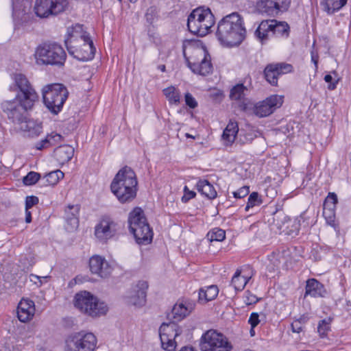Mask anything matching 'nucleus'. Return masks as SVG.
Wrapping results in <instances>:
<instances>
[{
  "mask_svg": "<svg viewBox=\"0 0 351 351\" xmlns=\"http://www.w3.org/2000/svg\"><path fill=\"white\" fill-rule=\"evenodd\" d=\"M215 16L208 8L199 7L189 15L187 27L193 34L204 36L214 25Z\"/></svg>",
  "mask_w": 351,
  "mask_h": 351,
  "instance_id": "obj_5",
  "label": "nucleus"
},
{
  "mask_svg": "<svg viewBox=\"0 0 351 351\" xmlns=\"http://www.w3.org/2000/svg\"><path fill=\"white\" fill-rule=\"evenodd\" d=\"M63 178L64 173L62 171L58 169L45 174L43 180H45V182L49 185H55L59 182L60 179H62Z\"/></svg>",
  "mask_w": 351,
  "mask_h": 351,
  "instance_id": "obj_39",
  "label": "nucleus"
},
{
  "mask_svg": "<svg viewBox=\"0 0 351 351\" xmlns=\"http://www.w3.org/2000/svg\"><path fill=\"white\" fill-rule=\"evenodd\" d=\"M185 136L186 138H191L195 139V136H193V135H191L189 133H186Z\"/></svg>",
  "mask_w": 351,
  "mask_h": 351,
  "instance_id": "obj_59",
  "label": "nucleus"
},
{
  "mask_svg": "<svg viewBox=\"0 0 351 351\" xmlns=\"http://www.w3.org/2000/svg\"><path fill=\"white\" fill-rule=\"evenodd\" d=\"M35 313L34 303L32 300H22L17 308V317L21 322L29 321Z\"/></svg>",
  "mask_w": 351,
  "mask_h": 351,
  "instance_id": "obj_22",
  "label": "nucleus"
},
{
  "mask_svg": "<svg viewBox=\"0 0 351 351\" xmlns=\"http://www.w3.org/2000/svg\"><path fill=\"white\" fill-rule=\"evenodd\" d=\"M218 288L216 285H210L199 289L198 293L199 302L206 303L215 299L218 295Z\"/></svg>",
  "mask_w": 351,
  "mask_h": 351,
  "instance_id": "obj_32",
  "label": "nucleus"
},
{
  "mask_svg": "<svg viewBox=\"0 0 351 351\" xmlns=\"http://www.w3.org/2000/svg\"><path fill=\"white\" fill-rule=\"evenodd\" d=\"M161 346L164 351H175L176 342L175 338L180 334V330L173 322L163 323L159 328Z\"/></svg>",
  "mask_w": 351,
  "mask_h": 351,
  "instance_id": "obj_13",
  "label": "nucleus"
},
{
  "mask_svg": "<svg viewBox=\"0 0 351 351\" xmlns=\"http://www.w3.org/2000/svg\"><path fill=\"white\" fill-rule=\"evenodd\" d=\"M82 32V25H81L80 24H76L72 28L71 30L68 31V34L71 36V38L65 40V44L66 45V47H67L68 50H69L68 44L69 42H71L70 40L73 37L77 38V34L81 33L80 37L84 42V47L89 48L90 54L92 55V56H93L95 51V48L93 46V43L91 40L88 34H87L86 32Z\"/></svg>",
  "mask_w": 351,
  "mask_h": 351,
  "instance_id": "obj_23",
  "label": "nucleus"
},
{
  "mask_svg": "<svg viewBox=\"0 0 351 351\" xmlns=\"http://www.w3.org/2000/svg\"><path fill=\"white\" fill-rule=\"evenodd\" d=\"M272 35L287 38L289 35V26L286 22H278L272 20Z\"/></svg>",
  "mask_w": 351,
  "mask_h": 351,
  "instance_id": "obj_36",
  "label": "nucleus"
},
{
  "mask_svg": "<svg viewBox=\"0 0 351 351\" xmlns=\"http://www.w3.org/2000/svg\"><path fill=\"white\" fill-rule=\"evenodd\" d=\"M147 289L148 284L146 281H138L128 296V304L136 306L144 305L146 301Z\"/></svg>",
  "mask_w": 351,
  "mask_h": 351,
  "instance_id": "obj_20",
  "label": "nucleus"
},
{
  "mask_svg": "<svg viewBox=\"0 0 351 351\" xmlns=\"http://www.w3.org/2000/svg\"><path fill=\"white\" fill-rule=\"evenodd\" d=\"M184 98H185L186 104L189 107H190L191 108H195L197 107V102L196 101L195 99L193 97V95L191 93H186Z\"/></svg>",
  "mask_w": 351,
  "mask_h": 351,
  "instance_id": "obj_48",
  "label": "nucleus"
},
{
  "mask_svg": "<svg viewBox=\"0 0 351 351\" xmlns=\"http://www.w3.org/2000/svg\"><path fill=\"white\" fill-rule=\"evenodd\" d=\"M120 229V225L110 218L103 219L95 227V236L100 240L112 237Z\"/></svg>",
  "mask_w": 351,
  "mask_h": 351,
  "instance_id": "obj_18",
  "label": "nucleus"
},
{
  "mask_svg": "<svg viewBox=\"0 0 351 351\" xmlns=\"http://www.w3.org/2000/svg\"><path fill=\"white\" fill-rule=\"evenodd\" d=\"M241 270L237 269L232 278L231 284L236 291L243 290L250 279V278L241 276Z\"/></svg>",
  "mask_w": 351,
  "mask_h": 351,
  "instance_id": "obj_37",
  "label": "nucleus"
},
{
  "mask_svg": "<svg viewBox=\"0 0 351 351\" xmlns=\"http://www.w3.org/2000/svg\"><path fill=\"white\" fill-rule=\"evenodd\" d=\"M302 222H304V217L302 215L294 219L293 221L289 220V223H287L285 229H282V232L292 237L297 236L299 233Z\"/></svg>",
  "mask_w": 351,
  "mask_h": 351,
  "instance_id": "obj_34",
  "label": "nucleus"
},
{
  "mask_svg": "<svg viewBox=\"0 0 351 351\" xmlns=\"http://www.w3.org/2000/svg\"><path fill=\"white\" fill-rule=\"evenodd\" d=\"M254 333H255V332H254V328H252L251 327V329H250V334H251V336H254Z\"/></svg>",
  "mask_w": 351,
  "mask_h": 351,
  "instance_id": "obj_61",
  "label": "nucleus"
},
{
  "mask_svg": "<svg viewBox=\"0 0 351 351\" xmlns=\"http://www.w3.org/2000/svg\"><path fill=\"white\" fill-rule=\"evenodd\" d=\"M259 314L258 313L253 312L250 314L248 319V323L250 324L252 328H254L260 323Z\"/></svg>",
  "mask_w": 351,
  "mask_h": 351,
  "instance_id": "obj_47",
  "label": "nucleus"
},
{
  "mask_svg": "<svg viewBox=\"0 0 351 351\" xmlns=\"http://www.w3.org/2000/svg\"><path fill=\"white\" fill-rule=\"evenodd\" d=\"M207 238L212 241H222L226 238V232L220 228H214L207 234Z\"/></svg>",
  "mask_w": 351,
  "mask_h": 351,
  "instance_id": "obj_40",
  "label": "nucleus"
},
{
  "mask_svg": "<svg viewBox=\"0 0 351 351\" xmlns=\"http://www.w3.org/2000/svg\"><path fill=\"white\" fill-rule=\"evenodd\" d=\"M289 5L290 0H258L256 8L260 13L276 16L280 12L287 10Z\"/></svg>",
  "mask_w": 351,
  "mask_h": 351,
  "instance_id": "obj_15",
  "label": "nucleus"
},
{
  "mask_svg": "<svg viewBox=\"0 0 351 351\" xmlns=\"http://www.w3.org/2000/svg\"><path fill=\"white\" fill-rule=\"evenodd\" d=\"M13 79L15 84L10 90L17 93L14 99L3 101L1 108L10 120L19 124L25 119L27 111L32 108L38 96L24 75L16 73Z\"/></svg>",
  "mask_w": 351,
  "mask_h": 351,
  "instance_id": "obj_1",
  "label": "nucleus"
},
{
  "mask_svg": "<svg viewBox=\"0 0 351 351\" xmlns=\"http://www.w3.org/2000/svg\"><path fill=\"white\" fill-rule=\"evenodd\" d=\"M75 306L92 317L105 315L107 305L88 291H81L75 296Z\"/></svg>",
  "mask_w": 351,
  "mask_h": 351,
  "instance_id": "obj_8",
  "label": "nucleus"
},
{
  "mask_svg": "<svg viewBox=\"0 0 351 351\" xmlns=\"http://www.w3.org/2000/svg\"><path fill=\"white\" fill-rule=\"evenodd\" d=\"M330 319H324L319 322L317 326V332L320 337H324L327 332L330 330Z\"/></svg>",
  "mask_w": 351,
  "mask_h": 351,
  "instance_id": "obj_43",
  "label": "nucleus"
},
{
  "mask_svg": "<svg viewBox=\"0 0 351 351\" xmlns=\"http://www.w3.org/2000/svg\"><path fill=\"white\" fill-rule=\"evenodd\" d=\"M283 103V97L273 95L265 99L256 102L253 107V113L258 117H266L279 108Z\"/></svg>",
  "mask_w": 351,
  "mask_h": 351,
  "instance_id": "obj_14",
  "label": "nucleus"
},
{
  "mask_svg": "<svg viewBox=\"0 0 351 351\" xmlns=\"http://www.w3.org/2000/svg\"><path fill=\"white\" fill-rule=\"evenodd\" d=\"M289 217L282 213H278L274 218V225L280 232H282V229H285L287 223H289Z\"/></svg>",
  "mask_w": 351,
  "mask_h": 351,
  "instance_id": "obj_41",
  "label": "nucleus"
},
{
  "mask_svg": "<svg viewBox=\"0 0 351 351\" xmlns=\"http://www.w3.org/2000/svg\"><path fill=\"white\" fill-rule=\"evenodd\" d=\"M68 5V0H36L34 11L40 18H49L64 12Z\"/></svg>",
  "mask_w": 351,
  "mask_h": 351,
  "instance_id": "obj_11",
  "label": "nucleus"
},
{
  "mask_svg": "<svg viewBox=\"0 0 351 351\" xmlns=\"http://www.w3.org/2000/svg\"><path fill=\"white\" fill-rule=\"evenodd\" d=\"M162 91L169 104L177 106L180 104L181 99L180 92L175 86H169Z\"/></svg>",
  "mask_w": 351,
  "mask_h": 351,
  "instance_id": "obj_35",
  "label": "nucleus"
},
{
  "mask_svg": "<svg viewBox=\"0 0 351 351\" xmlns=\"http://www.w3.org/2000/svg\"><path fill=\"white\" fill-rule=\"evenodd\" d=\"M19 128L23 131L25 135L30 137H36L42 132V125L40 123L34 119H27V117L24 121L19 123Z\"/></svg>",
  "mask_w": 351,
  "mask_h": 351,
  "instance_id": "obj_25",
  "label": "nucleus"
},
{
  "mask_svg": "<svg viewBox=\"0 0 351 351\" xmlns=\"http://www.w3.org/2000/svg\"><path fill=\"white\" fill-rule=\"evenodd\" d=\"M337 202V195L334 193H329L324 203L323 216L326 219V223L332 227L337 232H339V226L335 217V208Z\"/></svg>",
  "mask_w": 351,
  "mask_h": 351,
  "instance_id": "obj_16",
  "label": "nucleus"
},
{
  "mask_svg": "<svg viewBox=\"0 0 351 351\" xmlns=\"http://www.w3.org/2000/svg\"><path fill=\"white\" fill-rule=\"evenodd\" d=\"M158 69L159 70H160L162 72H165V69H166V67H165V65H164V64H160V65H159V66H158Z\"/></svg>",
  "mask_w": 351,
  "mask_h": 351,
  "instance_id": "obj_58",
  "label": "nucleus"
},
{
  "mask_svg": "<svg viewBox=\"0 0 351 351\" xmlns=\"http://www.w3.org/2000/svg\"><path fill=\"white\" fill-rule=\"evenodd\" d=\"M49 140L50 141L51 146L55 145L60 143L62 140V136L57 133H51L47 135Z\"/></svg>",
  "mask_w": 351,
  "mask_h": 351,
  "instance_id": "obj_50",
  "label": "nucleus"
},
{
  "mask_svg": "<svg viewBox=\"0 0 351 351\" xmlns=\"http://www.w3.org/2000/svg\"><path fill=\"white\" fill-rule=\"evenodd\" d=\"M324 80L326 82L330 83L328 86V89L332 90L337 88V84L339 82V80H337L335 82H332V77L331 75H330V74L326 75L324 77Z\"/></svg>",
  "mask_w": 351,
  "mask_h": 351,
  "instance_id": "obj_51",
  "label": "nucleus"
},
{
  "mask_svg": "<svg viewBox=\"0 0 351 351\" xmlns=\"http://www.w3.org/2000/svg\"><path fill=\"white\" fill-rule=\"evenodd\" d=\"M79 208L77 206H69L65 210V219L70 227L67 229L72 231L76 229L79 224Z\"/></svg>",
  "mask_w": 351,
  "mask_h": 351,
  "instance_id": "obj_29",
  "label": "nucleus"
},
{
  "mask_svg": "<svg viewBox=\"0 0 351 351\" xmlns=\"http://www.w3.org/2000/svg\"><path fill=\"white\" fill-rule=\"evenodd\" d=\"M348 0H322L320 5L324 11L332 14L343 7Z\"/></svg>",
  "mask_w": 351,
  "mask_h": 351,
  "instance_id": "obj_33",
  "label": "nucleus"
},
{
  "mask_svg": "<svg viewBox=\"0 0 351 351\" xmlns=\"http://www.w3.org/2000/svg\"><path fill=\"white\" fill-rule=\"evenodd\" d=\"M38 203V198L36 196H28L25 200V210H29Z\"/></svg>",
  "mask_w": 351,
  "mask_h": 351,
  "instance_id": "obj_49",
  "label": "nucleus"
},
{
  "mask_svg": "<svg viewBox=\"0 0 351 351\" xmlns=\"http://www.w3.org/2000/svg\"><path fill=\"white\" fill-rule=\"evenodd\" d=\"M195 303L193 301L185 300L176 303L172 310V318L175 321H180L189 315L195 308Z\"/></svg>",
  "mask_w": 351,
  "mask_h": 351,
  "instance_id": "obj_21",
  "label": "nucleus"
},
{
  "mask_svg": "<svg viewBox=\"0 0 351 351\" xmlns=\"http://www.w3.org/2000/svg\"><path fill=\"white\" fill-rule=\"evenodd\" d=\"M239 132L238 124L236 121L230 120L223 130L222 138L226 145H230L235 141Z\"/></svg>",
  "mask_w": 351,
  "mask_h": 351,
  "instance_id": "obj_28",
  "label": "nucleus"
},
{
  "mask_svg": "<svg viewBox=\"0 0 351 351\" xmlns=\"http://www.w3.org/2000/svg\"><path fill=\"white\" fill-rule=\"evenodd\" d=\"M199 346L202 351H230L232 349L226 337L215 330H209L203 334Z\"/></svg>",
  "mask_w": 351,
  "mask_h": 351,
  "instance_id": "obj_10",
  "label": "nucleus"
},
{
  "mask_svg": "<svg viewBox=\"0 0 351 351\" xmlns=\"http://www.w3.org/2000/svg\"><path fill=\"white\" fill-rule=\"evenodd\" d=\"M216 34L219 40L227 46L240 45L246 34L243 18L237 12L224 16L218 23Z\"/></svg>",
  "mask_w": 351,
  "mask_h": 351,
  "instance_id": "obj_2",
  "label": "nucleus"
},
{
  "mask_svg": "<svg viewBox=\"0 0 351 351\" xmlns=\"http://www.w3.org/2000/svg\"><path fill=\"white\" fill-rule=\"evenodd\" d=\"M308 320L309 317L306 314H303L299 318L295 319L291 324L292 332L296 333L302 332Z\"/></svg>",
  "mask_w": 351,
  "mask_h": 351,
  "instance_id": "obj_38",
  "label": "nucleus"
},
{
  "mask_svg": "<svg viewBox=\"0 0 351 351\" xmlns=\"http://www.w3.org/2000/svg\"><path fill=\"white\" fill-rule=\"evenodd\" d=\"M25 221L26 223H30L32 221V215L29 210H25Z\"/></svg>",
  "mask_w": 351,
  "mask_h": 351,
  "instance_id": "obj_55",
  "label": "nucleus"
},
{
  "mask_svg": "<svg viewBox=\"0 0 351 351\" xmlns=\"http://www.w3.org/2000/svg\"><path fill=\"white\" fill-rule=\"evenodd\" d=\"M40 178V174L37 172L30 171L23 179V184L30 186L36 184Z\"/></svg>",
  "mask_w": 351,
  "mask_h": 351,
  "instance_id": "obj_44",
  "label": "nucleus"
},
{
  "mask_svg": "<svg viewBox=\"0 0 351 351\" xmlns=\"http://www.w3.org/2000/svg\"><path fill=\"white\" fill-rule=\"evenodd\" d=\"M50 146V141L49 140L47 136L44 139L40 141L36 144V148L38 150L47 148Z\"/></svg>",
  "mask_w": 351,
  "mask_h": 351,
  "instance_id": "obj_52",
  "label": "nucleus"
},
{
  "mask_svg": "<svg viewBox=\"0 0 351 351\" xmlns=\"http://www.w3.org/2000/svg\"><path fill=\"white\" fill-rule=\"evenodd\" d=\"M13 10L15 12H18V10H17V5L14 3H13Z\"/></svg>",
  "mask_w": 351,
  "mask_h": 351,
  "instance_id": "obj_60",
  "label": "nucleus"
},
{
  "mask_svg": "<svg viewBox=\"0 0 351 351\" xmlns=\"http://www.w3.org/2000/svg\"><path fill=\"white\" fill-rule=\"evenodd\" d=\"M43 102L46 108L53 114L62 110L69 96L66 88L61 84H48L42 90Z\"/></svg>",
  "mask_w": 351,
  "mask_h": 351,
  "instance_id": "obj_6",
  "label": "nucleus"
},
{
  "mask_svg": "<svg viewBox=\"0 0 351 351\" xmlns=\"http://www.w3.org/2000/svg\"><path fill=\"white\" fill-rule=\"evenodd\" d=\"M250 193L249 186H244L241 187L237 191L233 192V195L235 198L241 199L247 196Z\"/></svg>",
  "mask_w": 351,
  "mask_h": 351,
  "instance_id": "obj_45",
  "label": "nucleus"
},
{
  "mask_svg": "<svg viewBox=\"0 0 351 351\" xmlns=\"http://www.w3.org/2000/svg\"><path fill=\"white\" fill-rule=\"evenodd\" d=\"M137 184L135 172L132 168L125 166L116 174L111 182L110 189L119 202L124 204L130 202L135 198Z\"/></svg>",
  "mask_w": 351,
  "mask_h": 351,
  "instance_id": "obj_3",
  "label": "nucleus"
},
{
  "mask_svg": "<svg viewBox=\"0 0 351 351\" xmlns=\"http://www.w3.org/2000/svg\"><path fill=\"white\" fill-rule=\"evenodd\" d=\"M311 61L313 62L315 65V71H317L318 69V60H319V56L317 53L314 52L313 51H311Z\"/></svg>",
  "mask_w": 351,
  "mask_h": 351,
  "instance_id": "obj_54",
  "label": "nucleus"
},
{
  "mask_svg": "<svg viewBox=\"0 0 351 351\" xmlns=\"http://www.w3.org/2000/svg\"><path fill=\"white\" fill-rule=\"evenodd\" d=\"M35 56L38 62L44 64L62 65L66 55L61 45L56 43H49L39 45Z\"/></svg>",
  "mask_w": 351,
  "mask_h": 351,
  "instance_id": "obj_7",
  "label": "nucleus"
},
{
  "mask_svg": "<svg viewBox=\"0 0 351 351\" xmlns=\"http://www.w3.org/2000/svg\"><path fill=\"white\" fill-rule=\"evenodd\" d=\"M326 293V291L324 286L317 280L311 278L306 281L304 298L308 295L313 298H323L325 296Z\"/></svg>",
  "mask_w": 351,
  "mask_h": 351,
  "instance_id": "obj_24",
  "label": "nucleus"
},
{
  "mask_svg": "<svg viewBox=\"0 0 351 351\" xmlns=\"http://www.w3.org/2000/svg\"><path fill=\"white\" fill-rule=\"evenodd\" d=\"M97 338L92 332H77L68 342L71 351H94L97 347Z\"/></svg>",
  "mask_w": 351,
  "mask_h": 351,
  "instance_id": "obj_12",
  "label": "nucleus"
},
{
  "mask_svg": "<svg viewBox=\"0 0 351 351\" xmlns=\"http://www.w3.org/2000/svg\"><path fill=\"white\" fill-rule=\"evenodd\" d=\"M272 20L263 21L255 31L256 36L263 43L272 36Z\"/></svg>",
  "mask_w": 351,
  "mask_h": 351,
  "instance_id": "obj_27",
  "label": "nucleus"
},
{
  "mask_svg": "<svg viewBox=\"0 0 351 351\" xmlns=\"http://www.w3.org/2000/svg\"><path fill=\"white\" fill-rule=\"evenodd\" d=\"M131 3H136L138 0H129Z\"/></svg>",
  "mask_w": 351,
  "mask_h": 351,
  "instance_id": "obj_62",
  "label": "nucleus"
},
{
  "mask_svg": "<svg viewBox=\"0 0 351 351\" xmlns=\"http://www.w3.org/2000/svg\"><path fill=\"white\" fill-rule=\"evenodd\" d=\"M247 90V87L245 86L243 84H238L231 88L230 93V98L232 100L235 101H244L245 91ZM241 107L243 111H246L247 109V104L244 101L242 102Z\"/></svg>",
  "mask_w": 351,
  "mask_h": 351,
  "instance_id": "obj_30",
  "label": "nucleus"
},
{
  "mask_svg": "<svg viewBox=\"0 0 351 351\" xmlns=\"http://www.w3.org/2000/svg\"><path fill=\"white\" fill-rule=\"evenodd\" d=\"M119 2H121L122 0H118Z\"/></svg>",
  "mask_w": 351,
  "mask_h": 351,
  "instance_id": "obj_63",
  "label": "nucleus"
},
{
  "mask_svg": "<svg viewBox=\"0 0 351 351\" xmlns=\"http://www.w3.org/2000/svg\"><path fill=\"white\" fill-rule=\"evenodd\" d=\"M262 199L259 196L258 193L257 192H252L248 197V201L245 210L246 211H248L250 208H253L254 206H260L262 204Z\"/></svg>",
  "mask_w": 351,
  "mask_h": 351,
  "instance_id": "obj_42",
  "label": "nucleus"
},
{
  "mask_svg": "<svg viewBox=\"0 0 351 351\" xmlns=\"http://www.w3.org/2000/svg\"><path fill=\"white\" fill-rule=\"evenodd\" d=\"M197 190L208 199H213L217 197L215 187L206 180H200L196 184Z\"/></svg>",
  "mask_w": 351,
  "mask_h": 351,
  "instance_id": "obj_31",
  "label": "nucleus"
},
{
  "mask_svg": "<svg viewBox=\"0 0 351 351\" xmlns=\"http://www.w3.org/2000/svg\"><path fill=\"white\" fill-rule=\"evenodd\" d=\"M196 195L195 192L190 191L186 186L184 188V195L182 197V201L184 203L188 202L190 199L195 197Z\"/></svg>",
  "mask_w": 351,
  "mask_h": 351,
  "instance_id": "obj_46",
  "label": "nucleus"
},
{
  "mask_svg": "<svg viewBox=\"0 0 351 351\" xmlns=\"http://www.w3.org/2000/svg\"><path fill=\"white\" fill-rule=\"evenodd\" d=\"M293 66L287 63L269 64L264 70V75L266 80L272 86L278 84V79L280 75L291 73Z\"/></svg>",
  "mask_w": 351,
  "mask_h": 351,
  "instance_id": "obj_17",
  "label": "nucleus"
},
{
  "mask_svg": "<svg viewBox=\"0 0 351 351\" xmlns=\"http://www.w3.org/2000/svg\"><path fill=\"white\" fill-rule=\"evenodd\" d=\"M21 5L23 6V9L21 10V13L23 14H27L32 8L31 2L28 0H22L21 1Z\"/></svg>",
  "mask_w": 351,
  "mask_h": 351,
  "instance_id": "obj_53",
  "label": "nucleus"
},
{
  "mask_svg": "<svg viewBox=\"0 0 351 351\" xmlns=\"http://www.w3.org/2000/svg\"><path fill=\"white\" fill-rule=\"evenodd\" d=\"M74 149L70 145L59 146L54 151L55 158L60 164L69 162L73 156Z\"/></svg>",
  "mask_w": 351,
  "mask_h": 351,
  "instance_id": "obj_26",
  "label": "nucleus"
},
{
  "mask_svg": "<svg viewBox=\"0 0 351 351\" xmlns=\"http://www.w3.org/2000/svg\"><path fill=\"white\" fill-rule=\"evenodd\" d=\"M129 228L136 243L147 245L152 241L153 232L141 208H135L129 215Z\"/></svg>",
  "mask_w": 351,
  "mask_h": 351,
  "instance_id": "obj_4",
  "label": "nucleus"
},
{
  "mask_svg": "<svg viewBox=\"0 0 351 351\" xmlns=\"http://www.w3.org/2000/svg\"><path fill=\"white\" fill-rule=\"evenodd\" d=\"M89 267L92 274L103 278L109 276L112 271V266L105 258L99 255H94L90 258Z\"/></svg>",
  "mask_w": 351,
  "mask_h": 351,
  "instance_id": "obj_19",
  "label": "nucleus"
},
{
  "mask_svg": "<svg viewBox=\"0 0 351 351\" xmlns=\"http://www.w3.org/2000/svg\"><path fill=\"white\" fill-rule=\"evenodd\" d=\"M40 278L39 276H36V275H34V274H31L30 275V280H31V281H34V280H36V279L40 280ZM40 282L41 283V281H40Z\"/></svg>",
  "mask_w": 351,
  "mask_h": 351,
  "instance_id": "obj_56",
  "label": "nucleus"
},
{
  "mask_svg": "<svg viewBox=\"0 0 351 351\" xmlns=\"http://www.w3.org/2000/svg\"><path fill=\"white\" fill-rule=\"evenodd\" d=\"M180 351H195L193 348L183 347Z\"/></svg>",
  "mask_w": 351,
  "mask_h": 351,
  "instance_id": "obj_57",
  "label": "nucleus"
},
{
  "mask_svg": "<svg viewBox=\"0 0 351 351\" xmlns=\"http://www.w3.org/2000/svg\"><path fill=\"white\" fill-rule=\"evenodd\" d=\"M186 45L183 44L182 51L183 55L187 62L188 66L194 73L201 75H206L212 72L213 65L211 63L210 56L204 49H195L193 52V56L191 58V61L186 56Z\"/></svg>",
  "mask_w": 351,
  "mask_h": 351,
  "instance_id": "obj_9",
  "label": "nucleus"
}]
</instances>
